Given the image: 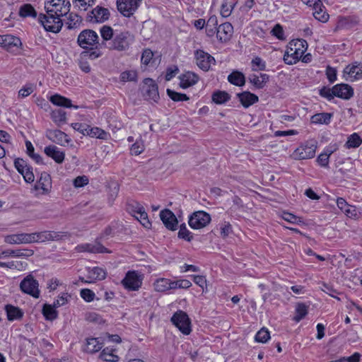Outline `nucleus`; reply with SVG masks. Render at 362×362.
<instances>
[{
  "mask_svg": "<svg viewBox=\"0 0 362 362\" xmlns=\"http://www.w3.org/2000/svg\"><path fill=\"white\" fill-rule=\"evenodd\" d=\"M45 8L49 15L61 18L69 13L71 3L69 0H48Z\"/></svg>",
  "mask_w": 362,
  "mask_h": 362,
  "instance_id": "nucleus-1",
  "label": "nucleus"
},
{
  "mask_svg": "<svg viewBox=\"0 0 362 362\" xmlns=\"http://www.w3.org/2000/svg\"><path fill=\"white\" fill-rule=\"evenodd\" d=\"M86 48L79 56L78 64L81 69L85 72L88 73L90 71V67L86 62L88 59H95L102 55L99 47H83Z\"/></svg>",
  "mask_w": 362,
  "mask_h": 362,
  "instance_id": "nucleus-2",
  "label": "nucleus"
},
{
  "mask_svg": "<svg viewBox=\"0 0 362 362\" xmlns=\"http://www.w3.org/2000/svg\"><path fill=\"white\" fill-rule=\"evenodd\" d=\"M317 144L315 141H308L298 147L293 153L295 160L310 159L315 156Z\"/></svg>",
  "mask_w": 362,
  "mask_h": 362,
  "instance_id": "nucleus-3",
  "label": "nucleus"
},
{
  "mask_svg": "<svg viewBox=\"0 0 362 362\" xmlns=\"http://www.w3.org/2000/svg\"><path fill=\"white\" fill-rule=\"evenodd\" d=\"M171 322L182 334L186 335L190 334L191 322L185 312L182 310L175 312L171 317Z\"/></svg>",
  "mask_w": 362,
  "mask_h": 362,
  "instance_id": "nucleus-4",
  "label": "nucleus"
},
{
  "mask_svg": "<svg viewBox=\"0 0 362 362\" xmlns=\"http://www.w3.org/2000/svg\"><path fill=\"white\" fill-rule=\"evenodd\" d=\"M38 21L47 31L52 33H58L63 25L62 18L49 15L47 13L40 14Z\"/></svg>",
  "mask_w": 362,
  "mask_h": 362,
  "instance_id": "nucleus-5",
  "label": "nucleus"
},
{
  "mask_svg": "<svg viewBox=\"0 0 362 362\" xmlns=\"http://www.w3.org/2000/svg\"><path fill=\"white\" fill-rule=\"evenodd\" d=\"M33 243H40L48 241H57L62 240L66 235L65 233L51 230L31 233Z\"/></svg>",
  "mask_w": 362,
  "mask_h": 362,
  "instance_id": "nucleus-6",
  "label": "nucleus"
},
{
  "mask_svg": "<svg viewBox=\"0 0 362 362\" xmlns=\"http://www.w3.org/2000/svg\"><path fill=\"white\" fill-rule=\"evenodd\" d=\"M211 221L210 215L204 211L194 212L189 218L188 223L193 229H201L206 226Z\"/></svg>",
  "mask_w": 362,
  "mask_h": 362,
  "instance_id": "nucleus-7",
  "label": "nucleus"
},
{
  "mask_svg": "<svg viewBox=\"0 0 362 362\" xmlns=\"http://www.w3.org/2000/svg\"><path fill=\"white\" fill-rule=\"evenodd\" d=\"M38 286V281L32 275H28L20 284V288L23 293L29 294L35 298L40 296Z\"/></svg>",
  "mask_w": 362,
  "mask_h": 362,
  "instance_id": "nucleus-8",
  "label": "nucleus"
},
{
  "mask_svg": "<svg viewBox=\"0 0 362 362\" xmlns=\"http://www.w3.org/2000/svg\"><path fill=\"white\" fill-rule=\"evenodd\" d=\"M143 0H117L119 12L125 17L132 16L139 7Z\"/></svg>",
  "mask_w": 362,
  "mask_h": 362,
  "instance_id": "nucleus-9",
  "label": "nucleus"
},
{
  "mask_svg": "<svg viewBox=\"0 0 362 362\" xmlns=\"http://www.w3.org/2000/svg\"><path fill=\"white\" fill-rule=\"evenodd\" d=\"M142 277L136 271H129L126 274L122 283L125 288L129 291H138L142 285Z\"/></svg>",
  "mask_w": 362,
  "mask_h": 362,
  "instance_id": "nucleus-10",
  "label": "nucleus"
},
{
  "mask_svg": "<svg viewBox=\"0 0 362 362\" xmlns=\"http://www.w3.org/2000/svg\"><path fill=\"white\" fill-rule=\"evenodd\" d=\"M143 86L144 96L146 100L157 103L160 98L158 88L155 81L149 78H145Z\"/></svg>",
  "mask_w": 362,
  "mask_h": 362,
  "instance_id": "nucleus-11",
  "label": "nucleus"
},
{
  "mask_svg": "<svg viewBox=\"0 0 362 362\" xmlns=\"http://www.w3.org/2000/svg\"><path fill=\"white\" fill-rule=\"evenodd\" d=\"M107 8L97 6L87 14V19L91 23H103L110 18Z\"/></svg>",
  "mask_w": 362,
  "mask_h": 362,
  "instance_id": "nucleus-12",
  "label": "nucleus"
},
{
  "mask_svg": "<svg viewBox=\"0 0 362 362\" xmlns=\"http://www.w3.org/2000/svg\"><path fill=\"white\" fill-rule=\"evenodd\" d=\"M4 242L11 245L30 244L33 243L32 235L31 233L7 235L4 236Z\"/></svg>",
  "mask_w": 362,
  "mask_h": 362,
  "instance_id": "nucleus-13",
  "label": "nucleus"
},
{
  "mask_svg": "<svg viewBox=\"0 0 362 362\" xmlns=\"http://www.w3.org/2000/svg\"><path fill=\"white\" fill-rule=\"evenodd\" d=\"M195 58L197 66L205 71H209L211 64L215 62V59L211 55L200 49L196 52Z\"/></svg>",
  "mask_w": 362,
  "mask_h": 362,
  "instance_id": "nucleus-14",
  "label": "nucleus"
},
{
  "mask_svg": "<svg viewBox=\"0 0 362 362\" xmlns=\"http://www.w3.org/2000/svg\"><path fill=\"white\" fill-rule=\"evenodd\" d=\"M160 217L168 229L170 230H175L177 229L178 221L175 215L170 210H162L160 212Z\"/></svg>",
  "mask_w": 362,
  "mask_h": 362,
  "instance_id": "nucleus-15",
  "label": "nucleus"
},
{
  "mask_svg": "<svg viewBox=\"0 0 362 362\" xmlns=\"http://www.w3.org/2000/svg\"><path fill=\"white\" fill-rule=\"evenodd\" d=\"M98 35L96 32L93 30H84L78 37V42L79 45H94L98 42Z\"/></svg>",
  "mask_w": 362,
  "mask_h": 362,
  "instance_id": "nucleus-16",
  "label": "nucleus"
},
{
  "mask_svg": "<svg viewBox=\"0 0 362 362\" xmlns=\"http://www.w3.org/2000/svg\"><path fill=\"white\" fill-rule=\"evenodd\" d=\"M134 34L129 30L116 31L114 38L115 45H130L134 42Z\"/></svg>",
  "mask_w": 362,
  "mask_h": 362,
  "instance_id": "nucleus-17",
  "label": "nucleus"
},
{
  "mask_svg": "<svg viewBox=\"0 0 362 362\" xmlns=\"http://www.w3.org/2000/svg\"><path fill=\"white\" fill-rule=\"evenodd\" d=\"M307 49V47L305 48ZM306 49L301 50L300 49L288 47L284 55V60L286 64L292 65L296 64L302 57V54H304Z\"/></svg>",
  "mask_w": 362,
  "mask_h": 362,
  "instance_id": "nucleus-18",
  "label": "nucleus"
},
{
  "mask_svg": "<svg viewBox=\"0 0 362 362\" xmlns=\"http://www.w3.org/2000/svg\"><path fill=\"white\" fill-rule=\"evenodd\" d=\"M179 79L180 86L183 89H186L195 85L198 82L199 77L194 72L186 71L179 76Z\"/></svg>",
  "mask_w": 362,
  "mask_h": 362,
  "instance_id": "nucleus-19",
  "label": "nucleus"
},
{
  "mask_svg": "<svg viewBox=\"0 0 362 362\" xmlns=\"http://www.w3.org/2000/svg\"><path fill=\"white\" fill-rule=\"evenodd\" d=\"M233 33V27L230 23L221 24L217 28V37L221 42H227Z\"/></svg>",
  "mask_w": 362,
  "mask_h": 362,
  "instance_id": "nucleus-20",
  "label": "nucleus"
},
{
  "mask_svg": "<svg viewBox=\"0 0 362 362\" xmlns=\"http://www.w3.org/2000/svg\"><path fill=\"white\" fill-rule=\"evenodd\" d=\"M334 91L335 97L344 100H349L354 95L353 88L346 83H339L334 86Z\"/></svg>",
  "mask_w": 362,
  "mask_h": 362,
  "instance_id": "nucleus-21",
  "label": "nucleus"
},
{
  "mask_svg": "<svg viewBox=\"0 0 362 362\" xmlns=\"http://www.w3.org/2000/svg\"><path fill=\"white\" fill-rule=\"evenodd\" d=\"M47 135L49 139L61 146H65L71 141L66 134L59 129L49 130Z\"/></svg>",
  "mask_w": 362,
  "mask_h": 362,
  "instance_id": "nucleus-22",
  "label": "nucleus"
},
{
  "mask_svg": "<svg viewBox=\"0 0 362 362\" xmlns=\"http://www.w3.org/2000/svg\"><path fill=\"white\" fill-rule=\"evenodd\" d=\"M34 255V250L32 249H16V250H6L0 253V258L1 257H25L28 258Z\"/></svg>",
  "mask_w": 362,
  "mask_h": 362,
  "instance_id": "nucleus-23",
  "label": "nucleus"
},
{
  "mask_svg": "<svg viewBox=\"0 0 362 362\" xmlns=\"http://www.w3.org/2000/svg\"><path fill=\"white\" fill-rule=\"evenodd\" d=\"M76 250L79 252H88L91 253H102L107 251V249L100 243H95L94 244L91 243H84L78 245L76 247Z\"/></svg>",
  "mask_w": 362,
  "mask_h": 362,
  "instance_id": "nucleus-24",
  "label": "nucleus"
},
{
  "mask_svg": "<svg viewBox=\"0 0 362 362\" xmlns=\"http://www.w3.org/2000/svg\"><path fill=\"white\" fill-rule=\"evenodd\" d=\"M237 97L242 105L245 108L249 107L259 101L258 96L249 91H244L243 93H238Z\"/></svg>",
  "mask_w": 362,
  "mask_h": 362,
  "instance_id": "nucleus-25",
  "label": "nucleus"
},
{
  "mask_svg": "<svg viewBox=\"0 0 362 362\" xmlns=\"http://www.w3.org/2000/svg\"><path fill=\"white\" fill-rule=\"evenodd\" d=\"M344 74H347L351 81L356 80L362 77V63H354L351 65H348L344 69Z\"/></svg>",
  "mask_w": 362,
  "mask_h": 362,
  "instance_id": "nucleus-26",
  "label": "nucleus"
},
{
  "mask_svg": "<svg viewBox=\"0 0 362 362\" xmlns=\"http://www.w3.org/2000/svg\"><path fill=\"white\" fill-rule=\"evenodd\" d=\"M35 187L42 189L44 194H47L52 188L51 176L46 172L42 173Z\"/></svg>",
  "mask_w": 362,
  "mask_h": 362,
  "instance_id": "nucleus-27",
  "label": "nucleus"
},
{
  "mask_svg": "<svg viewBox=\"0 0 362 362\" xmlns=\"http://www.w3.org/2000/svg\"><path fill=\"white\" fill-rule=\"evenodd\" d=\"M44 151L47 156L52 158L57 163H62L64 160V153L60 151L56 146H46Z\"/></svg>",
  "mask_w": 362,
  "mask_h": 362,
  "instance_id": "nucleus-28",
  "label": "nucleus"
},
{
  "mask_svg": "<svg viewBox=\"0 0 362 362\" xmlns=\"http://www.w3.org/2000/svg\"><path fill=\"white\" fill-rule=\"evenodd\" d=\"M103 346V344L98 338H88L83 350L88 354H94L99 351Z\"/></svg>",
  "mask_w": 362,
  "mask_h": 362,
  "instance_id": "nucleus-29",
  "label": "nucleus"
},
{
  "mask_svg": "<svg viewBox=\"0 0 362 362\" xmlns=\"http://www.w3.org/2000/svg\"><path fill=\"white\" fill-rule=\"evenodd\" d=\"M106 277V272L103 268L95 267L88 270V279L86 282L90 284L98 280H103Z\"/></svg>",
  "mask_w": 362,
  "mask_h": 362,
  "instance_id": "nucleus-30",
  "label": "nucleus"
},
{
  "mask_svg": "<svg viewBox=\"0 0 362 362\" xmlns=\"http://www.w3.org/2000/svg\"><path fill=\"white\" fill-rule=\"evenodd\" d=\"M337 205L347 216L351 218L356 215L354 206L349 205L344 198L339 197L337 199Z\"/></svg>",
  "mask_w": 362,
  "mask_h": 362,
  "instance_id": "nucleus-31",
  "label": "nucleus"
},
{
  "mask_svg": "<svg viewBox=\"0 0 362 362\" xmlns=\"http://www.w3.org/2000/svg\"><path fill=\"white\" fill-rule=\"evenodd\" d=\"M50 102L57 105L60 107H74L75 109L78 108V106L75 105L73 106L71 104V100L67 98H65L64 96H62L58 94H55L50 97L49 99Z\"/></svg>",
  "mask_w": 362,
  "mask_h": 362,
  "instance_id": "nucleus-32",
  "label": "nucleus"
},
{
  "mask_svg": "<svg viewBox=\"0 0 362 362\" xmlns=\"http://www.w3.org/2000/svg\"><path fill=\"white\" fill-rule=\"evenodd\" d=\"M332 113L320 112L313 115L310 118L311 123L315 124H329L332 117Z\"/></svg>",
  "mask_w": 362,
  "mask_h": 362,
  "instance_id": "nucleus-33",
  "label": "nucleus"
},
{
  "mask_svg": "<svg viewBox=\"0 0 362 362\" xmlns=\"http://www.w3.org/2000/svg\"><path fill=\"white\" fill-rule=\"evenodd\" d=\"M5 310L7 314V318L9 321L19 320L23 315V311L19 308L12 305H6Z\"/></svg>",
  "mask_w": 362,
  "mask_h": 362,
  "instance_id": "nucleus-34",
  "label": "nucleus"
},
{
  "mask_svg": "<svg viewBox=\"0 0 362 362\" xmlns=\"http://www.w3.org/2000/svg\"><path fill=\"white\" fill-rule=\"evenodd\" d=\"M228 81L235 86H243L245 83V77L242 72L233 71L228 75Z\"/></svg>",
  "mask_w": 362,
  "mask_h": 362,
  "instance_id": "nucleus-35",
  "label": "nucleus"
},
{
  "mask_svg": "<svg viewBox=\"0 0 362 362\" xmlns=\"http://www.w3.org/2000/svg\"><path fill=\"white\" fill-rule=\"evenodd\" d=\"M238 0H223L221 7V15L223 18L230 16Z\"/></svg>",
  "mask_w": 362,
  "mask_h": 362,
  "instance_id": "nucleus-36",
  "label": "nucleus"
},
{
  "mask_svg": "<svg viewBox=\"0 0 362 362\" xmlns=\"http://www.w3.org/2000/svg\"><path fill=\"white\" fill-rule=\"evenodd\" d=\"M19 16L22 18H36L37 17V11L34 8V7L29 4H25L22 5L18 11Z\"/></svg>",
  "mask_w": 362,
  "mask_h": 362,
  "instance_id": "nucleus-37",
  "label": "nucleus"
},
{
  "mask_svg": "<svg viewBox=\"0 0 362 362\" xmlns=\"http://www.w3.org/2000/svg\"><path fill=\"white\" fill-rule=\"evenodd\" d=\"M51 118L58 126H60L66 122V112L62 109L54 110L51 112Z\"/></svg>",
  "mask_w": 362,
  "mask_h": 362,
  "instance_id": "nucleus-38",
  "label": "nucleus"
},
{
  "mask_svg": "<svg viewBox=\"0 0 362 362\" xmlns=\"http://www.w3.org/2000/svg\"><path fill=\"white\" fill-rule=\"evenodd\" d=\"M0 45H22L19 37L12 35H0Z\"/></svg>",
  "mask_w": 362,
  "mask_h": 362,
  "instance_id": "nucleus-39",
  "label": "nucleus"
},
{
  "mask_svg": "<svg viewBox=\"0 0 362 362\" xmlns=\"http://www.w3.org/2000/svg\"><path fill=\"white\" fill-rule=\"evenodd\" d=\"M154 288L158 292H165L171 289V281L168 279H159L154 283Z\"/></svg>",
  "mask_w": 362,
  "mask_h": 362,
  "instance_id": "nucleus-40",
  "label": "nucleus"
},
{
  "mask_svg": "<svg viewBox=\"0 0 362 362\" xmlns=\"http://www.w3.org/2000/svg\"><path fill=\"white\" fill-rule=\"evenodd\" d=\"M96 0H72L74 7L78 10L86 11L88 8L92 7Z\"/></svg>",
  "mask_w": 362,
  "mask_h": 362,
  "instance_id": "nucleus-41",
  "label": "nucleus"
},
{
  "mask_svg": "<svg viewBox=\"0 0 362 362\" xmlns=\"http://www.w3.org/2000/svg\"><path fill=\"white\" fill-rule=\"evenodd\" d=\"M313 16L315 18L322 23H326L328 21L329 16L326 11L325 6L322 3V6L320 8H315L313 9Z\"/></svg>",
  "mask_w": 362,
  "mask_h": 362,
  "instance_id": "nucleus-42",
  "label": "nucleus"
},
{
  "mask_svg": "<svg viewBox=\"0 0 362 362\" xmlns=\"http://www.w3.org/2000/svg\"><path fill=\"white\" fill-rule=\"evenodd\" d=\"M56 307L49 304H45L42 308V314L46 320H54L57 317V312L55 310Z\"/></svg>",
  "mask_w": 362,
  "mask_h": 362,
  "instance_id": "nucleus-43",
  "label": "nucleus"
},
{
  "mask_svg": "<svg viewBox=\"0 0 362 362\" xmlns=\"http://www.w3.org/2000/svg\"><path fill=\"white\" fill-rule=\"evenodd\" d=\"M86 135L93 138L105 139L107 138V134L106 132H105L100 128L90 127L88 125V130L86 132Z\"/></svg>",
  "mask_w": 362,
  "mask_h": 362,
  "instance_id": "nucleus-44",
  "label": "nucleus"
},
{
  "mask_svg": "<svg viewBox=\"0 0 362 362\" xmlns=\"http://www.w3.org/2000/svg\"><path fill=\"white\" fill-rule=\"evenodd\" d=\"M362 144V139L357 133L351 134L346 142V147L347 148H358Z\"/></svg>",
  "mask_w": 362,
  "mask_h": 362,
  "instance_id": "nucleus-45",
  "label": "nucleus"
},
{
  "mask_svg": "<svg viewBox=\"0 0 362 362\" xmlns=\"http://www.w3.org/2000/svg\"><path fill=\"white\" fill-rule=\"evenodd\" d=\"M229 94L225 91L217 90L212 94V100L216 104H223L230 100Z\"/></svg>",
  "mask_w": 362,
  "mask_h": 362,
  "instance_id": "nucleus-46",
  "label": "nucleus"
},
{
  "mask_svg": "<svg viewBox=\"0 0 362 362\" xmlns=\"http://www.w3.org/2000/svg\"><path fill=\"white\" fill-rule=\"evenodd\" d=\"M308 306L306 305L305 303H298L296 307V315L294 317L293 320L296 322L300 321L308 314Z\"/></svg>",
  "mask_w": 362,
  "mask_h": 362,
  "instance_id": "nucleus-47",
  "label": "nucleus"
},
{
  "mask_svg": "<svg viewBox=\"0 0 362 362\" xmlns=\"http://www.w3.org/2000/svg\"><path fill=\"white\" fill-rule=\"evenodd\" d=\"M144 207L139 202L136 201H131L127 204V211L135 217Z\"/></svg>",
  "mask_w": 362,
  "mask_h": 362,
  "instance_id": "nucleus-48",
  "label": "nucleus"
},
{
  "mask_svg": "<svg viewBox=\"0 0 362 362\" xmlns=\"http://www.w3.org/2000/svg\"><path fill=\"white\" fill-rule=\"evenodd\" d=\"M167 95L168 97L175 102L187 101L189 98L185 93H177L175 90L168 88Z\"/></svg>",
  "mask_w": 362,
  "mask_h": 362,
  "instance_id": "nucleus-49",
  "label": "nucleus"
},
{
  "mask_svg": "<svg viewBox=\"0 0 362 362\" xmlns=\"http://www.w3.org/2000/svg\"><path fill=\"white\" fill-rule=\"evenodd\" d=\"M116 32H114L113 29L109 25H103L100 29V33L102 38L105 40H110L112 38H115Z\"/></svg>",
  "mask_w": 362,
  "mask_h": 362,
  "instance_id": "nucleus-50",
  "label": "nucleus"
},
{
  "mask_svg": "<svg viewBox=\"0 0 362 362\" xmlns=\"http://www.w3.org/2000/svg\"><path fill=\"white\" fill-rule=\"evenodd\" d=\"M81 21V18L78 15L70 13L66 24L69 29H73L79 26Z\"/></svg>",
  "mask_w": 362,
  "mask_h": 362,
  "instance_id": "nucleus-51",
  "label": "nucleus"
},
{
  "mask_svg": "<svg viewBox=\"0 0 362 362\" xmlns=\"http://www.w3.org/2000/svg\"><path fill=\"white\" fill-rule=\"evenodd\" d=\"M135 218L141 223V224L145 227L146 228H150L151 226V223L150 222L148 214L145 211V209L141 211Z\"/></svg>",
  "mask_w": 362,
  "mask_h": 362,
  "instance_id": "nucleus-52",
  "label": "nucleus"
},
{
  "mask_svg": "<svg viewBox=\"0 0 362 362\" xmlns=\"http://www.w3.org/2000/svg\"><path fill=\"white\" fill-rule=\"evenodd\" d=\"M119 78L122 82L136 81L137 72L134 70L123 71L121 73Z\"/></svg>",
  "mask_w": 362,
  "mask_h": 362,
  "instance_id": "nucleus-53",
  "label": "nucleus"
},
{
  "mask_svg": "<svg viewBox=\"0 0 362 362\" xmlns=\"http://www.w3.org/2000/svg\"><path fill=\"white\" fill-rule=\"evenodd\" d=\"M153 57H154V53L151 49H150L148 48L144 49L142 53L141 58V63L145 65H148L151 62L153 63L155 61V59L153 58Z\"/></svg>",
  "mask_w": 362,
  "mask_h": 362,
  "instance_id": "nucleus-54",
  "label": "nucleus"
},
{
  "mask_svg": "<svg viewBox=\"0 0 362 362\" xmlns=\"http://www.w3.org/2000/svg\"><path fill=\"white\" fill-rule=\"evenodd\" d=\"M332 153L333 151L330 150L320 153L317 158V162L322 167H327L329 164V156L332 155Z\"/></svg>",
  "mask_w": 362,
  "mask_h": 362,
  "instance_id": "nucleus-55",
  "label": "nucleus"
},
{
  "mask_svg": "<svg viewBox=\"0 0 362 362\" xmlns=\"http://www.w3.org/2000/svg\"><path fill=\"white\" fill-rule=\"evenodd\" d=\"M282 218L286 221H288L291 223H296V224L303 223V220L302 218L298 217L291 213L284 212L282 214Z\"/></svg>",
  "mask_w": 362,
  "mask_h": 362,
  "instance_id": "nucleus-56",
  "label": "nucleus"
},
{
  "mask_svg": "<svg viewBox=\"0 0 362 362\" xmlns=\"http://www.w3.org/2000/svg\"><path fill=\"white\" fill-rule=\"evenodd\" d=\"M270 339V334L268 329L262 328L255 335V340L258 342L265 343Z\"/></svg>",
  "mask_w": 362,
  "mask_h": 362,
  "instance_id": "nucleus-57",
  "label": "nucleus"
},
{
  "mask_svg": "<svg viewBox=\"0 0 362 362\" xmlns=\"http://www.w3.org/2000/svg\"><path fill=\"white\" fill-rule=\"evenodd\" d=\"M144 141L141 139L136 140L131 146L130 151L132 154L138 156L144 151Z\"/></svg>",
  "mask_w": 362,
  "mask_h": 362,
  "instance_id": "nucleus-58",
  "label": "nucleus"
},
{
  "mask_svg": "<svg viewBox=\"0 0 362 362\" xmlns=\"http://www.w3.org/2000/svg\"><path fill=\"white\" fill-rule=\"evenodd\" d=\"M100 358L107 362H116L118 361L119 357L117 355L110 352L108 349H104L100 356Z\"/></svg>",
  "mask_w": 362,
  "mask_h": 362,
  "instance_id": "nucleus-59",
  "label": "nucleus"
},
{
  "mask_svg": "<svg viewBox=\"0 0 362 362\" xmlns=\"http://www.w3.org/2000/svg\"><path fill=\"white\" fill-rule=\"evenodd\" d=\"M319 94L322 98H325L328 100H332L335 97L334 86L332 88H327L326 86L322 87L319 90Z\"/></svg>",
  "mask_w": 362,
  "mask_h": 362,
  "instance_id": "nucleus-60",
  "label": "nucleus"
},
{
  "mask_svg": "<svg viewBox=\"0 0 362 362\" xmlns=\"http://www.w3.org/2000/svg\"><path fill=\"white\" fill-rule=\"evenodd\" d=\"M192 286V283L187 279H181L171 281V289L188 288Z\"/></svg>",
  "mask_w": 362,
  "mask_h": 362,
  "instance_id": "nucleus-61",
  "label": "nucleus"
},
{
  "mask_svg": "<svg viewBox=\"0 0 362 362\" xmlns=\"http://www.w3.org/2000/svg\"><path fill=\"white\" fill-rule=\"evenodd\" d=\"M178 237L189 242L192 239V233L187 228L185 223L182 224L180 227Z\"/></svg>",
  "mask_w": 362,
  "mask_h": 362,
  "instance_id": "nucleus-62",
  "label": "nucleus"
},
{
  "mask_svg": "<svg viewBox=\"0 0 362 362\" xmlns=\"http://www.w3.org/2000/svg\"><path fill=\"white\" fill-rule=\"evenodd\" d=\"M271 33L273 36L276 37L277 39L280 40H286V36L284 35L283 27L280 24H276L274 27L272 29Z\"/></svg>",
  "mask_w": 362,
  "mask_h": 362,
  "instance_id": "nucleus-63",
  "label": "nucleus"
},
{
  "mask_svg": "<svg viewBox=\"0 0 362 362\" xmlns=\"http://www.w3.org/2000/svg\"><path fill=\"white\" fill-rule=\"evenodd\" d=\"M23 173H21L26 182L31 183L35 180V175L33 172V168L29 165L23 169Z\"/></svg>",
  "mask_w": 362,
  "mask_h": 362,
  "instance_id": "nucleus-64",
  "label": "nucleus"
}]
</instances>
